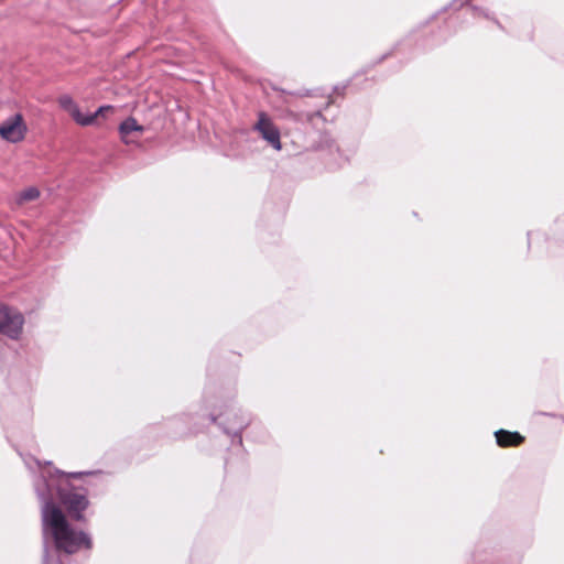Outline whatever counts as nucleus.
Returning <instances> with one entry per match:
<instances>
[{
  "label": "nucleus",
  "instance_id": "obj_1",
  "mask_svg": "<svg viewBox=\"0 0 564 564\" xmlns=\"http://www.w3.org/2000/svg\"><path fill=\"white\" fill-rule=\"evenodd\" d=\"M64 481L63 478L55 476H50L47 479L43 474L35 482L36 494L42 501L44 564H62L58 558H50L48 543H52L56 551L66 554H74L82 549L90 550L93 545L90 536L84 531L74 529L54 503V498L58 497L75 520L84 519L82 512L88 507L86 494L68 489L67 486L62 485Z\"/></svg>",
  "mask_w": 564,
  "mask_h": 564
},
{
  "label": "nucleus",
  "instance_id": "obj_2",
  "mask_svg": "<svg viewBox=\"0 0 564 564\" xmlns=\"http://www.w3.org/2000/svg\"><path fill=\"white\" fill-rule=\"evenodd\" d=\"M58 105L65 111L69 113V116L74 119V121L79 126H91L98 122L99 118H107L109 113H112L115 108L112 106H101L94 113L84 115L78 105L74 101V99L68 95H63L58 98Z\"/></svg>",
  "mask_w": 564,
  "mask_h": 564
},
{
  "label": "nucleus",
  "instance_id": "obj_3",
  "mask_svg": "<svg viewBox=\"0 0 564 564\" xmlns=\"http://www.w3.org/2000/svg\"><path fill=\"white\" fill-rule=\"evenodd\" d=\"M28 124L21 113H14L0 124V137L10 143L22 142L28 134Z\"/></svg>",
  "mask_w": 564,
  "mask_h": 564
},
{
  "label": "nucleus",
  "instance_id": "obj_4",
  "mask_svg": "<svg viewBox=\"0 0 564 564\" xmlns=\"http://www.w3.org/2000/svg\"><path fill=\"white\" fill-rule=\"evenodd\" d=\"M24 324V318L20 312L0 304V334L11 339H17Z\"/></svg>",
  "mask_w": 564,
  "mask_h": 564
},
{
  "label": "nucleus",
  "instance_id": "obj_5",
  "mask_svg": "<svg viewBox=\"0 0 564 564\" xmlns=\"http://www.w3.org/2000/svg\"><path fill=\"white\" fill-rule=\"evenodd\" d=\"M253 130L274 150H282L280 130L265 112L260 111L258 113V120L253 126Z\"/></svg>",
  "mask_w": 564,
  "mask_h": 564
},
{
  "label": "nucleus",
  "instance_id": "obj_6",
  "mask_svg": "<svg viewBox=\"0 0 564 564\" xmlns=\"http://www.w3.org/2000/svg\"><path fill=\"white\" fill-rule=\"evenodd\" d=\"M143 131H144V127L139 124L137 122V120L132 117L127 118L119 126V133H120L121 140L126 144L137 143Z\"/></svg>",
  "mask_w": 564,
  "mask_h": 564
},
{
  "label": "nucleus",
  "instance_id": "obj_7",
  "mask_svg": "<svg viewBox=\"0 0 564 564\" xmlns=\"http://www.w3.org/2000/svg\"><path fill=\"white\" fill-rule=\"evenodd\" d=\"M497 444L501 447L517 446L523 442V437L518 432L499 430L495 433Z\"/></svg>",
  "mask_w": 564,
  "mask_h": 564
},
{
  "label": "nucleus",
  "instance_id": "obj_8",
  "mask_svg": "<svg viewBox=\"0 0 564 564\" xmlns=\"http://www.w3.org/2000/svg\"><path fill=\"white\" fill-rule=\"evenodd\" d=\"M40 196V192L36 187H29L22 192H20L15 196V204L21 206L28 202L35 200Z\"/></svg>",
  "mask_w": 564,
  "mask_h": 564
},
{
  "label": "nucleus",
  "instance_id": "obj_9",
  "mask_svg": "<svg viewBox=\"0 0 564 564\" xmlns=\"http://www.w3.org/2000/svg\"><path fill=\"white\" fill-rule=\"evenodd\" d=\"M246 425V422L242 420L239 425L237 426V429H230V430H227L228 433L232 432L235 433L236 435L238 434L239 431H241L243 429V426Z\"/></svg>",
  "mask_w": 564,
  "mask_h": 564
},
{
  "label": "nucleus",
  "instance_id": "obj_10",
  "mask_svg": "<svg viewBox=\"0 0 564 564\" xmlns=\"http://www.w3.org/2000/svg\"><path fill=\"white\" fill-rule=\"evenodd\" d=\"M80 475H82L80 473L72 474V476H80Z\"/></svg>",
  "mask_w": 564,
  "mask_h": 564
}]
</instances>
